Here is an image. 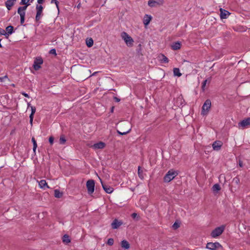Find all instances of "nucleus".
<instances>
[{
	"label": "nucleus",
	"instance_id": "nucleus-1",
	"mask_svg": "<svg viewBox=\"0 0 250 250\" xmlns=\"http://www.w3.org/2000/svg\"><path fill=\"white\" fill-rule=\"evenodd\" d=\"M178 173L176 171L173 169L169 170L166 174L164 178L165 182H169L173 180L177 175Z\"/></svg>",
	"mask_w": 250,
	"mask_h": 250
},
{
	"label": "nucleus",
	"instance_id": "nucleus-2",
	"mask_svg": "<svg viewBox=\"0 0 250 250\" xmlns=\"http://www.w3.org/2000/svg\"><path fill=\"white\" fill-rule=\"evenodd\" d=\"M121 37L128 46H132L133 45L134 41L132 38L126 32H122L121 33Z\"/></svg>",
	"mask_w": 250,
	"mask_h": 250
},
{
	"label": "nucleus",
	"instance_id": "nucleus-3",
	"mask_svg": "<svg viewBox=\"0 0 250 250\" xmlns=\"http://www.w3.org/2000/svg\"><path fill=\"white\" fill-rule=\"evenodd\" d=\"M211 107V101L210 100H207L204 103L202 110V114L203 115L207 114Z\"/></svg>",
	"mask_w": 250,
	"mask_h": 250
},
{
	"label": "nucleus",
	"instance_id": "nucleus-4",
	"mask_svg": "<svg viewBox=\"0 0 250 250\" xmlns=\"http://www.w3.org/2000/svg\"><path fill=\"white\" fill-rule=\"evenodd\" d=\"M225 229V226H222L216 228L215 229H214L211 233V235L212 237H216L219 235H220L222 232L224 231Z\"/></svg>",
	"mask_w": 250,
	"mask_h": 250
},
{
	"label": "nucleus",
	"instance_id": "nucleus-5",
	"mask_svg": "<svg viewBox=\"0 0 250 250\" xmlns=\"http://www.w3.org/2000/svg\"><path fill=\"white\" fill-rule=\"evenodd\" d=\"M95 182L93 180H89L86 182L88 193L91 194L94 191Z\"/></svg>",
	"mask_w": 250,
	"mask_h": 250
},
{
	"label": "nucleus",
	"instance_id": "nucleus-6",
	"mask_svg": "<svg viewBox=\"0 0 250 250\" xmlns=\"http://www.w3.org/2000/svg\"><path fill=\"white\" fill-rule=\"evenodd\" d=\"M36 10H37V14L36 16V21H39L42 16L43 15L42 14V10H43V7L41 5H37L36 6Z\"/></svg>",
	"mask_w": 250,
	"mask_h": 250
},
{
	"label": "nucleus",
	"instance_id": "nucleus-7",
	"mask_svg": "<svg viewBox=\"0 0 250 250\" xmlns=\"http://www.w3.org/2000/svg\"><path fill=\"white\" fill-rule=\"evenodd\" d=\"M220 247H221V246L219 243H208L207 244V248L211 250H215Z\"/></svg>",
	"mask_w": 250,
	"mask_h": 250
},
{
	"label": "nucleus",
	"instance_id": "nucleus-8",
	"mask_svg": "<svg viewBox=\"0 0 250 250\" xmlns=\"http://www.w3.org/2000/svg\"><path fill=\"white\" fill-rule=\"evenodd\" d=\"M105 146L104 143L103 142H100L98 143L94 144L93 145L91 146V147L94 149H103Z\"/></svg>",
	"mask_w": 250,
	"mask_h": 250
},
{
	"label": "nucleus",
	"instance_id": "nucleus-9",
	"mask_svg": "<svg viewBox=\"0 0 250 250\" xmlns=\"http://www.w3.org/2000/svg\"><path fill=\"white\" fill-rule=\"evenodd\" d=\"M42 59H36L35 61H34V65H33V66H34V68L36 70H39L40 67H41V66L40 65L42 63Z\"/></svg>",
	"mask_w": 250,
	"mask_h": 250
},
{
	"label": "nucleus",
	"instance_id": "nucleus-10",
	"mask_svg": "<svg viewBox=\"0 0 250 250\" xmlns=\"http://www.w3.org/2000/svg\"><path fill=\"white\" fill-rule=\"evenodd\" d=\"M223 145V143L220 141H216L212 144V147L214 150H219Z\"/></svg>",
	"mask_w": 250,
	"mask_h": 250
},
{
	"label": "nucleus",
	"instance_id": "nucleus-11",
	"mask_svg": "<svg viewBox=\"0 0 250 250\" xmlns=\"http://www.w3.org/2000/svg\"><path fill=\"white\" fill-rule=\"evenodd\" d=\"M100 180H101V179H100ZM101 183H102V187H103L106 193H111L113 192V188H112L111 187L105 184H104L102 182H101Z\"/></svg>",
	"mask_w": 250,
	"mask_h": 250
},
{
	"label": "nucleus",
	"instance_id": "nucleus-12",
	"mask_svg": "<svg viewBox=\"0 0 250 250\" xmlns=\"http://www.w3.org/2000/svg\"><path fill=\"white\" fill-rule=\"evenodd\" d=\"M220 11L221 19H227L230 15V13L228 11L223 9L222 8L220 9Z\"/></svg>",
	"mask_w": 250,
	"mask_h": 250
},
{
	"label": "nucleus",
	"instance_id": "nucleus-13",
	"mask_svg": "<svg viewBox=\"0 0 250 250\" xmlns=\"http://www.w3.org/2000/svg\"><path fill=\"white\" fill-rule=\"evenodd\" d=\"M16 0H8L5 2V5L7 8L10 10L12 7L15 5Z\"/></svg>",
	"mask_w": 250,
	"mask_h": 250
},
{
	"label": "nucleus",
	"instance_id": "nucleus-14",
	"mask_svg": "<svg viewBox=\"0 0 250 250\" xmlns=\"http://www.w3.org/2000/svg\"><path fill=\"white\" fill-rule=\"evenodd\" d=\"M181 46V43L179 42H174L171 45V48L174 50L180 49Z\"/></svg>",
	"mask_w": 250,
	"mask_h": 250
},
{
	"label": "nucleus",
	"instance_id": "nucleus-15",
	"mask_svg": "<svg viewBox=\"0 0 250 250\" xmlns=\"http://www.w3.org/2000/svg\"><path fill=\"white\" fill-rule=\"evenodd\" d=\"M122 222L119 221L117 219H115L111 224L112 228L114 229L118 228L121 225Z\"/></svg>",
	"mask_w": 250,
	"mask_h": 250
},
{
	"label": "nucleus",
	"instance_id": "nucleus-16",
	"mask_svg": "<svg viewBox=\"0 0 250 250\" xmlns=\"http://www.w3.org/2000/svg\"><path fill=\"white\" fill-rule=\"evenodd\" d=\"M152 20V17L148 15H146L144 18V23L145 26L147 25Z\"/></svg>",
	"mask_w": 250,
	"mask_h": 250
},
{
	"label": "nucleus",
	"instance_id": "nucleus-17",
	"mask_svg": "<svg viewBox=\"0 0 250 250\" xmlns=\"http://www.w3.org/2000/svg\"><path fill=\"white\" fill-rule=\"evenodd\" d=\"M239 124L243 127H246L250 125V118L243 120Z\"/></svg>",
	"mask_w": 250,
	"mask_h": 250
},
{
	"label": "nucleus",
	"instance_id": "nucleus-18",
	"mask_svg": "<svg viewBox=\"0 0 250 250\" xmlns=\"http://www.w3.org/2000/svg\"><path fill=\"white\" fill-rule=\"evenodd\" d=\"M39 184L41 188L45 189L46 188H48L49 187L47 185V183L45 180H42L39 182Z\"/></svg>",
	"mask_w": 250,
	"mask_h": 250
},
{
	"label": "nucleus",
	"instance_id": "nucleus-19",
	"mask_svg": "<svg viewBox=\"0 0 250 250\" xmlns=\"http://www.w3.org/2000/svg\"><path fill=\"white\" fill-rule=\"evenodd\" d=\"M159 59L162 62L167 63L168 62V58L163 54L159 56Z\"/></svg>",
	"mask_w": 250,
	"mask_h": 250
},
{
	"label": "nucleus",
	"instance_id": "nucleus-20",
	"mask_svg": "<svg viewBox=\"0 0 250 250\" xmlns=\"http://www.w3.org/2000/svg\"><path fill=\"white\" fill-rule=\"evenodd\" d=\"M121 246L123 248L128 249L129 248L130 245L128 242L126 240H123L121 243Z\"/></svg>",
	"mask_w": 250,
	"mask_h": 250
},
{
	"label": "nucleus",
	"instance_id": "nucleus-21",
	"mask_svg": "<svg viewBox=\"0 0 250 250\" xmlns=\"http://www.w3.org/2000/svg\"><path fill=\"white\" fill-rule=\"evenodd\" d=\"M54 196L55 197L60 198L62 197V193L59 190L55 189L54 191Z\"/></svg>",
	"mask_w": 250,
	"mask_h": 250
},
{
	"label": "nucleus",
	"instance_id": "nucleus-22",
	"mask_svg": "<svg viewBox=\"0 0 250 250\" xmlns=\"http://www.w3.org/2000/svg\"><path fill=\"white\" fill-rule=\"evenodd\" d=\"M173 73L175 76L180 77L182 74L180 72L179 69L178 68H174L173 69Z\"/></svg>",
	"mask_w": 250,
	"mask_h": 250
},
{
	"label": "nucleus",
	"instance_id": "nucleus-23",
	"mask_svg": "<svg viewBox=\"0 0 250 250\" xmlns=\"http://www.w3.org/2000/svg\"><path fill=\"white\" fill-rule=\"evenodd\" d=\"M221 189V188H220V186L219 184H215L214 185H213V186L212 187V190L214 191V192H217V191H218L219 190H220Z\"/></svg>",
	"mask_w": 250,
	"mask_h": 250
},
{
	"label": "nucleus",
	"instance_id": "nucleus-24",
	"mask_svg": "<svg viewBox=\"0 0 250 250\" xmlns=\"http://www.w3.org/2000/svg\"><path fill=\"white\" fill-rule=\"evenodd\" d=\"M62 241L63 243L67 244L70 242L69 236L67 235H64L62 237Z\"/></svg>",
	"mask_w": 250,
	"mask_h": 250
},
{
	"label": "nucleus",
	"instance_id": "nucleus-25",
	"mask_svg": "<svg viewBox=\"0 0 250 250\" xmlns=\"http://www.w3.org/2000/svg\"><path fill=\"white\" fill-rule=\"evenodd\" d=\"M6 30L7 32V34L8 35L9 34H11L13 32V27L12 26H8L6 28Z\"/></svg>",
	"mask_w": 250,
	"mask_h": 250
},
{
	"label": "nucleus",
	"instance_id": "nucleus-26",
	"mask_svg": "<svg viewBox=\"0 0 250 250\" xmlns=\"http://www.w3.org/2000/svg\"><path fill=\"white\" fill-rule=\"evenodd\" d=\"M86 43L88 47H91L93 44V41L90 38L86 40Z\"/></svg>",
	"mask_w": 250,
	"mask_h": 250
},
{
	"label": "nucleus",
	"instance_id": "nucleus-27",
	"mask_svg": "<svg viewBox=\"0 0 250 250\" xmlns=\"http://www.w3.org/2000/svg\"><path fill=\"white\" fill-rule=\"evenodd\" d=\"M18 13L20 15V18L25 17V12L20 9H18Z\"/></svg>",
	"mask_w": 250,
	"mask_h": 250
},
{
	"label": "nucleus",
	"instance_id": "nucleus-28",
	"mask_svg": "<svg viewBox=\"0 0 250 250\" xmlns=\"http://www.w3.org/2000/svg\"><path fill=\"white\" fill-rule=\"evenodd\" d=\"M138 174L140 178L143 179L144 178L143 175V170L140 167H138Z\"/></svg>",
	"mask_w": 250,
	"mask_h": 250
},
{
	"label": "nucleus",
	"instance_id": "nucleus-29",
	"mask_svg": "<svg viewBox=\"0 0 250 250\" xmlns=\"http://www.w3.org/2000/svg\"><path fill=\"white\" fill-rule=\"evenodd\" d=\"M60 144H64L66 142V139L64 136V135H61L60 138Z\"/></svg>",
	"mask_w": 250,
	"mask_h": 250
},
{
	"label": "nucleus",
	"instance_id": "nucleus-30",
	"mask_svg": "<svg viewBox=\"0 0 250 250\" xmlns=\"http://www.w3.org/2000/svg\"><path fill=\"white\" fill-rule=\"evenodd\" d=\"M32 142L33 143V151L35 152L36 148L37 147V144L35 140V139L34 137L32 138Z\"/></svg>",
	"mask_w": 250,
	"mask_h": 250
},
{
	"label": "nucleus",
	"instance_id": "nucleus-31",
	"mask_svg": "<svg viewBox=\"0 0 250 250\" xmlns=\"http://www.w3.org/2000/svg\"><path fill=\"white\" fill-rule=\"evenodd\" d=\"M130 130L131 129L129 128V129L126 130V131H123V132H121L119 130H117V132L120 135H125V134H127L128 133H129L130 132Z\"/></svg>",
	"mask_w": 250,
	"mask_h": 250
},
{
	"label": "nucleus",
	"instance_id": "nucleus-32",
	"mask_svg": "<svg viewBox=\"0 0 250 250\" xmlns=\"http://www.w3.org/2000/svg\"><path fill=\"white\" fill-rule=\"evenodd\" d=\"M25 5L24 6L19 7L18 8L25 12V10H26L27 7H28V6H29L30 5V3H28L27 4H25Z\"/></svg>",
	"mask_w": 250,
	"mask_h": 250
},
{
	"label": "nucleus",
	"instance_id": "nucleus-33",
	"mask_svg": "<svg viewBox=\"0 0 250 250\" xmlns=\"http://www.w3.org/2000/svg\"><path fill=\"white\" fill-rule=\"evenodd\" d=\"M208 80H205L203 83H202V89L203 91L205 90V87H206V84L207 83H208Z\"/></svg>",
	"mask_w": 250,
	"mask_h": 250
},
{
	"label": "nucleus",
	"instance_id": "nucleus-34",
	"mask_svg": "<svg viewBox=\"0 0 250 250\" xmlns=\"http://www.w3.org/2000/svg\"><path fill=\"white\" fill-rule=\"evenodd\" d=\"M155 3H156V1L155 0H150L148 2V4L150 6H153Z\"/></svg>",
	"mask_w": 250,
	"mask_h": 250
},
{
	"label": "nucleus",
	"instance_id": "nucleus-35",
	"mask_svg": "<svg viewBox=\"0 0 250 250\" xmlns=\"http://www.w3.org/2000/svg\"><path fill=\"white\" fill-rule=\"evenodd\" d=\"M114 243V240L112 238L108 239L107 244L108 245L112 246Z\"/></svg>",
	"mask_w": 250,
	"mask_h": 250
},
{
	"label": "nucleus",
	"instance_id": "nucleus-36",
	"mask_svg": "<svg viewBox=\"0 0 250 250\" xmlns=\"http://www.w3.org/2000/svg\"><path fill=\"white\" fill-rule=\"evenodd\" d=\"M179 227V225L178 224V223L177 222H175L174 223V224L172 226V228H173V229H177V228H178Z\"/></svg>",
	"mask_w": 250,
	"mask_h": 250
},
{
	"label": "nucleus",
	"instance_id": "nucleus-37",
	"mask_svg": "<svg viewBox=\"0 0 250 250\" xmlns=\"http://www.w3.org/2000/svg\"><path fill=\"white\" fill-rule=\"evenodd\" d=\"M51 3H55L56 5L57 8L59 9L58 4L59 2L57 0H52L51 1Z\"/></svg>",
	"mask_w": 250,
	"mask_h": 250
},
{
	"label": "nucleus",
	"instance_id": "nucleus-38",
	"mask_svg": "<svg viewBox=\"0 0 250 250\" xmlns=\"http://www.w3.org/2000/svg\"><path fill=\"white\" fill-rule=\"evenodd\" d=\"M30 0H21V4H27Z\"/></svg>",
	"mask_w": 250,
	"mask_h": 250
},
{
	"label": "nucleus",
	"instance_id": "nucleus-39",
	"mask_svg": "<svg viewBox=\"0 0 250 250\" xmlns=\"http://www.w3.org/2000/svg\"><path fill=\"white\" fill-rule=\"evenodd\" d=\"M7 76L5 75L4 77H0V82H3L5 79H7Z\"/></svg>",
	"mask_w": 250,
	"mask_h": 250
},
{
	"label": "nucleus",
	"instance_id": "nucleus-40",
	"mask_svg": "<svg viewBox=\"0 0 250 250\" xmlns=\"http://www.w3.org/2000/svg\"><path fill=\"white\" fill-rule=\"evenodd\" d=\"M49 53L51 54H54V55H56V50L55 49H51Z\"/></svg>",
	"mask_w": 250,
	"mask_h": 250
},
{
	"label": "nucleus",
	"instance_id": "nucleus-41",
	"mask_svg": "<svg viewBox=\"0 0 250 250\" xmlns=\"http://www.w3.org/2000/svg\"><path fill=\"white\" fill-rule=\"evenodd\" d=\"M54 141V138L53 137H50L49 138V142L51 145H52Z\"/></svg>",
	"mask_w": 250,
	"mask_h": 250
},
{
	"label": "nucleus",
	"instance_id": "nucleus-42",
	"mask_svg": "<svg viewBox=\"0 0 250 250\" xmlns=\"http://www.w3.org/2000/svg\"><path fill=\"white\" fill-rule=\"evenodd\" d=\"M31 113L32 114H35V112H36V108L34 106H31Z\"/></svg>",
	"mask_w": 250,
	"mask_h": 250
},
{
	"label": "nucleus",
	"instance_id": "nucleus-43",
	"mask_svg": "<svg viewBox=\"0 0 250 250\" xmlns=\"http://www.w3.org/2000/svg\"><path fill=\"white\" fill-rule=\"evenodd\" d=\"M233 181L236 184H238L240 180L238 178L235 177V178L233 179Z\"/></svg>",
	"mask_w": 250,
	"mask_h": 250
},
{
	"label": "nucleus",
	"instance_id": "nucleus-44",
	"mask_svg": "<svg viewBox=\"0 0 250 250\" xmlns=\"http://www.w3.org/2000/svg\"><path fill=\"white\" fill-rule=\"evenodd\" d=\"M24 18L25 17L20 18H21V24H22L24 22Z\"/></svg>",
	"mask_w": 250,
	"mask_h": 250
},
{
	"label": "nucleus",
	"instance_id": "nucleus-45",
	"mask_svg": "<svg viewBox=\"0 0 250 250\" xmlns=\"http://www.w3.org/2000/svg\"><path fill=\"white\" fill-rule=\"evenodd\" d=\"M0 33L2 35H5L6 32L4 30L2 29L1 30H0Z\"/></svg>",
	"mask_w": 250,
	"mask_h": 250
},
{
	"label": "nucleus",
	"instance_id": "nucleus-46",
	"mask_svg": "<svg viewBox=\"0 0 250 250\" xmlns=\"http://www.w3.org/2000/svg\"><path fill=\"white\" fill-rule=\"evenodd\" d=\"M44 2V0H38V3L40 4H42Z\"/></svg>",
	"mask_w": 250,
	"mask_h": 250
},
{
	"label": "nucleus",
	"instance_id": "nucleus-47",
	"mask_svg": "<svg viewBox=\"0 0 250 250\" xmlns=\"http://www.w3.org/2000/svg\"><path fill=\"white\" fill-rule=\"evenodd\" d=\"M137 213H132V215H131V216H132V218H136V217L137 216Z\"/></svg>",
	"mask_w": 250,
	"mask_h": 250
},
{
	"label": "nucleus",
	"instance_id": "nucleus-48",
	"mask_svg": "<svg viewBox=\"0 0 250 250\" xmlns=\"http://www.w3.org/2000/svg\"><path fill=\"white\" fill-rule=\"evenodd\" d=\"M239 165L240 167H243V162L241 161H239Z\"/></svg>",
	"mask_w": 250,
	"mask_h": 250
},
{
	"label": "nucleus",
	"instance_id": "nucleus-49",
	"mask_svg": "<svg viewBox=\"0 0 250 250\" xmlns=\"http://www.w3.org/2000/svg\"><path fill=\"white\" fill-rule=\"evenodd\" d=\"M22 94L25 97H29L28 95L25 93H22Z\"/></svg>",
	"mask_w": 250,
	"mask_h": 250
},
{
	"label": "nucleus",
	"instance_id": "nucleus-50",
	"mask_svg": "<svg viewBox=\"0 0 250 250\" xmlns=\"http://www.w3.org/2000/svg\"><path fill=\"white\" fill-rule=\"evenodd\" d=\"M34 115V114L31 113L30 117H29L30 119H33Z\"/></svg>",
	"mask_w": 250,
	"mask_h": 250
},
{
	"label": "nucleus",
	"instance_id": "nucleus-51",
	"mask_svg": "<svg viewBox=\"0 0 250 250\" xmlns=\"http://www.w3.org/2000/svg\"><path fill=\"white\" fill-rule=\"evenodd\" d=\"M115 99L116 100V101L117 102H119L120 101V99H119L118 98H117L116 97L115 98Z\"/></svg>",
	"mask_w": 250,
	"mask_h": 250
},
{
	"label": "nucleus",
	"instance_id": "nucleus-52",
	"mask_svg": "<svg viewBox=\"0 0 250 250\" xmlns=\"http://www.w3.org/2000/svg\"><path fill=\"white\" fill-rule=\"evenodd\" d=\"M33 120V119H30V122L31 123V124H32V123Z\"/></svg>",
	"mask_w": 250,
	"mask_h": 250
},
{
	"label": "nucleus",
	"instance_id": "nucleus-53",
	"mask_svg": "<svg viewBox=\"0 0 250 250\" xmlns=\"http://www.w3.org/2000/svg\"><path fill=\"white\" fill-rule=\"evenodd\" d=\"M125 125H126L127 126H129V124L128 123H126Z\"/></svg>",
	"mask_w": 250,
	"mask_h": 250
},
{
	"label": "nucleus",
	"instance_id": "nucleus-54",
	"mask_svg": "<svg viewBox=\"0 0 250 250\" xmlns=\"http://www.w3.org/2000/svg\"><path fill=\"white\" fill-rule=\"evenodd\" d=\"M113 108H114V107H112V110H111L112 112V111H113Z\"/></svg>",
	"mask_w": 250,
	"mask_h": 250
},
{
	"label": "nucleus",
	"instance_id": "nucleus-55",
	"mask_svg": "<svg viewBox=\"0 0 250 250\" xmlns=\"http://www.w3.org/2000/svg\"><path fill=\"white\" fill-rule=\"evenodd\" d=\"M30 105V104L28 103V106L29 107Z\"/></svg>",
	"mask_w": 250,
	"mask_h": 250
}]
</instances>
